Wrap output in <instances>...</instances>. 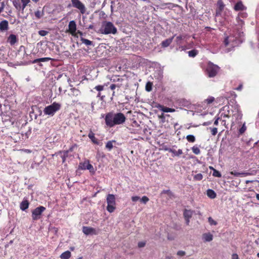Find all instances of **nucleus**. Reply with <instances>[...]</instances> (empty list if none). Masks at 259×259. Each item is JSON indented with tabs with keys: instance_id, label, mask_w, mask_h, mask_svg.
<instances>
[{
	"instance_id": "1",
	"label": "nucleus",
	"mask_w": 259,
	"mask_h": 259,
	"mask_svg": "<svg viewBox=\"0 0 259 259\" xmlns=\"http://www.w3.org/2000/svg\"><path fill=\"white\" fill-rule=\"evenodd\" d=\"M126 119L125 115L122 113H108L105 116L106 124L109 127L123 123Z\"/></svg>"
},
{
	"instance_id": "2",
	"label": "nucleus",
	"mask_w": 259,
	"mask_h": 259,
	"mask_svg": "<svg viewBox=\"0 0 259 259\" xmlns=\"http://www.w3.org/2000/svg\"><path fill=\"white\" fill-rule=\"evenodd\" d=\"M61 107V105L57 102H54L52 104L46 106L44 109V113L46 115L53 116L59 111Z\"/></svg>"
},
{
	"instance_id": "3",
	"label": "nucleus",
	"mask_w": 259,
	"mask_h": 259,
	"mask_svg": "<svg viewBox=\"0 0 259 259\" xmlns=\"http://www.w3.org/2000/svg\"><path fill=\"white\" fill-rule=\"evenodd\" d=\"M102 33L105 34H115L117 32L116 28L110 22H104L101 29Z\"/></svg>"
},
{
	"instance_id": "4",
	"label": "nucleus",
	"mask_w": 259,
	"mask_h": 259,
	"mask_svg": "<svg viewBox=\"0 0 259 259\" xmlns=\"http://www.w3.org/2000/svg\"><path fill=\"white\" fill-rule=\"evenodd\" d=\"M107 210L108 212L111 213L115 209V197L113 194H108L107 196Z\"/></svg>"
},
{
	"instance_id": "5",
	"label": "nucleus",
	"mask_w": 259,
	"mask_h": 259,
	"mask_svg": "<svg viewBox=\"0 0 259 259\" xmlns=\"http://www.w3.org/2000/svg\"><path fill=\"white\" fill-rule=\"evenodd\" d=\"M219 67L212 63H209L207 68V72L209 77L215 76L219 70Z\"/></svg>"
},
{
	"instance_id": "6",
	"label": "nucleus",
	"mask_w": 259,
	"mask_h": 259,
	"mask_svg": "<svg viewBox=\"0 0 259 259\" xmlns=\"http://www.w3.org/2000/svg\"><path fill=\"white\" fill-rule=\"evenodd\" d=\"M72 6L77 9L81 14H85L86 8L85 5L80 0H71Z\"/></svg>"
},
{
	"instance_id": "7",
	"label": "nucleus",
	"mask_w": 259,
	"mask_h": 259,
	"mask_svg": "<svg viewBox=\"0 0 259 259\" xmlns=\"http://www.w3.org/2000/svg\"><path fill=\"white\" fill-rule=\"evenodd\" d=\"M78 168L82 170L88 169L92 174H94L95 172L93 166L90 163L89 160H86L83 162L80 163Z\"/></svg>"
},
{
	"instance_id": "8",
	"label": "nucleus",
	"mask_w": 259,
	"mask_h": 259,
	"mask_svg": "<svg viewBox=\"0 0 259 259\" xmlns=\"http://www.w3.org/2000/svg\"><path fill=\"white\" fill-rule=\"evenodd\" d=\"M46 209L44 206H39L34 209L32 212V218L33 220H37L40 218L42 212Z\"/></svg>"
},
{
	"instance_id": "9",
	"label": "nucleus",
	"mask_w": 259,
	"mask_h": 259,
	"mask_svg": "<svg viewBox=\"0 0 259 259\" xmlns=\"http://www.w3.org/2000/svg\"><path fill=\"white\" fill-rule=\"evenodd\" d=\"M76 24L74 20H72L69 22L68 25V32H69L72 36L75 37L76 36Z\"/></svg>"
},
{
	"instance_id": "10",
	"label": "nucleus",
	"mask_w": 259,
	"mask_h": 259,
	"mask_svg": "<svg viewBox=\"0 0 259 259\" xmlns=\"http://www.w3.org/2000/svg\"><path fill=\"white\" fill-rule=\"evenodd\" d=\"M82 232L86 235H97L98 234V232L95 228L86 226L82 227Z\"/></svg>"
},
{
	"instance_id": "11",
	"label": "nucleus",
	"mask_w": 259,
	"mask_h": 259,
	"mask_svg": "<svg viewBox=\"0 0 259 259\" xmlns=\"http://www.w3.org/2000/svg\"><path fill=\"white\" fill-rule=\"evenodd\" d=\"M7 41L11 46H13L18 41V38L16 35L12 34L8 37Z\"/></svg>"
},
{
	"instance_id": "12",
	"label": "nucleus",
	"mask_w": 259,
	"mask_h": 259,
	"mask_svg": "<svg viewBox=\"0 0 259 259\" xmlns=\"http://www.w3.org/2000/svg\"><path fill=\"white\" fill-rule=\"evenodd\" d=\"M9 24L7 20H3L0 22V30L2 31H6L8 29Z\"/></svg>"
},
{
	"instance_id": "13",
	"label": "nucleus",
	"mask_w": 259,
	"mask_h": 259,
	"mask_svg": "<svg viewBox=\"0 0 259 259\" xmlns=\"http://www.w3.org/2000/svg\"><path fill=\"white\" fill-rule=\"evenodd\" d=\"M169 152L172 154L173 156H179L180 155L183 154V151L182 149H179L178 150H176L174 149H166Z\"/></svg>"
},
{
	"instance_id": "14",
	"label": "nucleus",
	"mask_w": 259,
	"mask_h": 259,
	"mask_svg": "<svg viewBox=\"0 0 259 259\" xmlns=\"http://www.w3.org/2000/svg\"><path fill=\"white\" fill-rule=\"evenodd\" d=\"M230 174L232 175H234L235 177H246L249 175H250L249 172H238L235 171H232L230 172Z\"/></svg>"
},
{
	"instance_id": "15",
	"label": "nucleus",
	"mask_w": 259,
	"mask_h": 259,
	"mask_svg": "<svg viewBox=\"0 0 259 259\" xmlns=\"http://www.w3.org/2000/svg\"><path fill=\"white\" fill-rule=\"evenodd\" d=\"M202 239L205 242H210L213 239V235L210 233H204L202 235Z\"/></svg>"
},
{
	"instance_id": "16",
	"label": "nucleus",
	"mask_w": 259,
	"mask_h": 259,
	"mask_svg": "<svg viewBox=\"0 0 259 259\" xmlns=\"http://www.w3.org/2000/svg\"><path fill=\"white\" fill-rule=\"evenodd\" d=\"M245 9V6L243 5L242 2H238L234 7V10L236 11H242Z\"/></svg>"
},
{
	"instance_id": "17",
	"label": "nucleus",
	"mask_w": 259,
	"mask_h": 259,
	"mask_svg": "<svg viewBox=\"0 0 259 259\" xmlns=\"http://www.w3.org/2000/svg\"><path fill=\"white\" fill-rule=\"evenodd\" d=\"M89 138L91 140L92 142L95 144L98 145L99 141L95 137V134L92 132H90L88 135Z\"/></svg>"
},
{
	"instance_id": "18",
	"label": "nucleus",
	"mask_w": 259,
	"mask_h": 259,
	"mask_svg": "<svg viewBox=\"0 0 259 259\" xmlns=\"http://www.w3.org/2000/svg\"><path fill=\"white\" fill-rule=\"evenodd\" d=\"M174 39V36L171 37V38H169L168 39H165V40L163 41L162 42H161V46L162 47H164V48H165V47H168V46H169V45L171 43V42L172 41V40Z\"/></svg>"
},
{
	"instance_id": "19",
	"label": "nucleus",
	"mask_w": 259,
	"mask_h": 259,
	"mask_svg": "<svg viewBox=\"0 0 259 259\" xmlns=\"http://www.w3.org/2000/svg\"><path fill=\"white\" fill-rule=\"evenodd\" d=\"M29 202L27 200H24L20 204V208L22 210H25L28 208Z\"/></svg>"
},
{
	"instance_id": "20",
	"label": "nucleus",
	"mask_w": 259,
	"mask_h": 259,
	"mask_svg": "<svg viewBox=\"0 0 259 259\" xmlns=\"http://www.w3.org/2000/svg\"><path fill=\"white\" fill-rule=\"evenodd\" d=\"M193 214V211L191 210H185L184 212V216L185 218L190 219Z\"/></svg>"
},
{
	"instance_id": "21",
	"label": "nucleus",
	"mask_w": 259,
	"mask_h": 259,
	"mask_svg": "<svg viewBox=\"0 0 259 259\" xmlns=\"http://www.w3.org/2000/svg\"><path fill=\"white\" fill-rule=\"evenodd\" d=\"M207 195L208 197L211 199L215 198L217 196L215 192L211 189H208L207 191Z\"/></svg>"
},
{
	"instance_id": "22",
	"label": "nucleus",
	"mask_w": 259,
	"mask_h": 259,
	"mask_svg": "<svg viewBox=\"0 0 259 259\" xmlns=\"http://www.w3.org/2000/svg\"><path fill=\"white\" fill-rule=\"evenodd\" d=\"M71 256V252L69 251H66L62 253L60 255L62 259H68Z\"/></svg>"
},
{
	"instance_id": "23",
	"label": "nucleus",
	"mask_w": 259,
	"mask_h": 259,
	"mask_svg": "<svg viewBox=\"0 0 259 259\" xmlns=\"http://www.w3.org/2000/svg\"><path fill=\"white\" fill-rule=\"evenodd\" d=\"M160 110L164 112H174L175 111V109L166 107L164 106H161Z\"/></svg>"
},
{
	"instance_id": "24",
	"label": "nucleus",
	"mask_w": 259,
	"mask_h": 259,
	"mask_svg": "<svg viewBox=\"0 0 259 259\" xmlns=\"http://www.w3.org/2000/svg\"><path fill=\"white\" fill-rule=\"evenodd\" d=\"M51 59V58H48V57L41 58L35 59L32 62H33V63H36L39 62L48 61L50 60Z\"/></svg>"
},
{
	"instance_id": "25",
	"label": "nucleus",
	"mask_w": 259,
	"mask_h": 259,
	"mask_svg": "<svg viewBox=\"0 0 259 259\" xmlns=\"http://www.w3.org/2000/svg\"><path fill=\"white\" fill-rule=\"evenodd\" d=\"M114 141H109L106 144V148L109 150L110 151L113 147V143L114 142Z\"/></svg>"
},
{
	"instance_id": "26",
	"label": "nucleus",
	"mask_w": 259,
	"mask_h": 259,
	"mask_svg": "<svg viewBox=\"0 0 259 259\" xmlns=\"http://www.w3.org/2000/svg\"><path fill=\"white\" fill-rule=\"evenodd\" d=\"M80 40L82 43L85 44L86 46H90L92 44V41L83 37H81Z\"/></svg>"
},
{
	"instance_id": "27",
	"label": "nucleus",
	"mask_w": 259,
	"mask_h": 259,
	"mask_svg": "<svg viewBox=\"0 0 259 259\" xmlns=\"http://www.w3.org/2000/svg\"><path fill=\"white\" fill-rule=\"evenodd\" d=\"M22 5H21V10L22 11L26 7L27 5L30 3V0H21Z\"/></svg>"
},
{
	"instance_id": "28",
	"label": "nucleus",
	"mask_w": 259,
	"mask_h": 259,
	"mask_svg": "<svg viewBox=\"0 0 259 259\" xmlns=\"http://www.w3.org/2000/svg\"><path fill=\"white\" fill-rule=\"evenodd\" d=\"M186 139L189 142L193 143L195 141V137L192 135H189L187 136Z\"/></svg>"
},
{
	"instance_id": "29",
	"label": "nucleus",
	"mask_w": 259,
	"mask_h": 259,
	"mask_svg": "<svg viewBox=\"0 0 259 259\" xmlns=\"http://www.w3.org/2000/svg\"><path fill=\"white\" fill-rule=\"evenodd\" d=\"M34 14L36 17H37L38 19H39L43 16L44 12L42 11L38 10L35 12Z\"/></svg>"
},
{
	"instance_id": "30",
	"label": "nucleus",
	"mask_w": 259,
	"mask_h": 259,
	"mask_svg": "<svg viewBox=\"0 0 259 259\" xmlns=\"http://www.w3.org/2000/svg\"><path fill=\"white\" fill-rule=\"evenodd\" d=\"M192 150L193 152L196 155H198L200 153V150L199 148L197 146H193L192 148Z\"/></svg>"
},
{
	"instance_id": "31",
	"label": "nucleus",
	"mask_w": 259,
	"mask_h": 259,
	"mask_svg": "<svg viewBox=\"0 0 259 259\" xmlns=\"http://www.w3.org/2000/svg\"><path fill=\"white\" fill-rule=\"evenodd\" d=\"M198 52L195 50H193L188 52L189 57H194L197 54Z\"/></svg>"
},
{
	"instance_id": "32",
	"label": "nucleus",
	"mask_w": 259,
	"mask_h": 259,
	"mask_svg": "<svg viewBox=\"0 0 259 259\" xmlns=\"http://www.w3.org/2000/svg\"><path fill=\"white\" fill-rule=\"evenodd\" d=\"M152 83L151 82H148L145 87L146 90L147 92H150L152 90Z\"/></svg>"
},
{
	"instance_id": "33",
	"label": "nucleus",
	"mask_w": 259,
	"mask_h": 259,
	"mask_svg": "<svg viewBox=\"0 0 259 259\" xmlns=\"http://www.w3.org/2000/svg\"><path fill=\"white\" fill-rule=\"evenodd\" d=\"M149 199L148 197L146 196H144L141 198H140V202L144 204H146L149 201Z\"/></svg>"
},
{
	"instance_id": "34",
	"label": "nucleus",
	"mask_w": 259,
	"mask_h": 259,
	"mask_svg": "<svg viewBox=\"0 0 259 259\" xmlns=\"http://www.w3.org/2000/svg\"><path fill=\"white\" fill-rule=\"evenodd\" d=\"M203 179V176L201 174H198L194 176V179L196 181H200Z\"/></svg>"
},
{
	"instance_id": "35",
	"label": "nucleus",
	"mask_w": 259,
	"mask_h": 259,
	"mask_svg": "<svg viewBox=\"0 0 259 259\" xmlns=\"http://www.w3.org/2000/svg\"><path fill=\"white\" fill-rule=\"evenodd\" d=\"M217 5L219 8V11H220V12H221L223 9H224V5L223 4V3L222 1H219L218 3H217Z\"/></svg>"
},
{
	"instance_id": "36",
	"label": "nucleus",
	"mask_w": 259,
	"mask_h": 259,
	"mask_svg": "<svg viewBox=\"0 0 259 259\" xmlns=\"http://www.w3.org/2000/svg\"><path fill=\"white\" fill-rule=\"evenodd\" d=\"M71 91L72 93V95L73 96H77L80 93L78 90L74 89V88L71 89Z\"/></svg>"
},
{
	"instance_id": "37",
	"label": "nucleus",
	"mask_w": 259,
	"mask_h": 259,
	"mask_svg": "<svg viewBox=\"0 0 259 259\" xmlns=\"http://www.w3.org/2000/svg\"><path fill=\"white\" fill-rule=\"evenodd\" d=\"M212 176L218 178H220L222 176L221 173L215 169L213 170Z\"/></svg>"
},
{
	"instance_id": "38",
	"label": "nucleus",
	"mask_w": 259,
	"mask_h": 259,
	"mask_svg": "<svg viewBox=\"0 0 259 259\" xmlns=\"http://www.w3.org/2000/svg\"><path fill=\"white\" fill-rule=\"evenodd\" d=\"M246 130V126L245 125V123H244L243 125L241 128L239 130V133L240 134H243L245 131Z\"/></svg>"
},
{
	"instance_id": "39",
	"label": "nucleus",
	"mask_w": 259,
	"mask_h": 259,
	"mask_svg": "<svg viewBox=\"0 0 259 259\" xmlns=\"http://www.w3.org/2000/svg\"><path fill=\"white\" fill-rule=\"evenodd\" d=\"M209 129L210 130L211 134L213 136L216 135V134L218 133V128L217 127H213V128L210 127Z\"/></svg>"
},
{
	"instance_id": "40",
	"label": "nucleus",
	"mask_w": 259,
	"mask_h": 259,
	"mask_svg": "<svg viewBox=\"0 0 259 259\" xmlns=\"http://www.w3.org/2000/svg\"><path fill=\"white\" fill-rule=\"evenodd\" d=\"M208 222L210 225H216L217 222L211 217H209L208 219Z\"/></svg>"
},
{
	"instance_id": "41",
	"label": "nucleus",
	"mask_w": 259,
	"mask_h": 259,
	"mask_svg": "<svg viewBox=\"0 0 259 259\" xmlns=\"http://www.w3.org/2000/svg\"><path fill=\"white\" fill-rule=\"evenodd\" d=\"M104 85H99L96 86L94 89L95 90H96L97 91L100 92L104 90Z\"/></svg>"
},
{
	"instance_id": "42",
	"label": "nucleus",
	"mask_w": 259,
	"mask_h": 259,
	"mask_svg": "<svg viewBox=\"0 0 259 259\" xmlns=\"http://www.w3.org/2000/svg\"><path fill=\"white\" fill-rule=\"evenodd\" d=\"M48 32L46 30H39L38 31V34L42 36H46L47 34H48Z\"/></svg>"
},
{
	"instance_id": "43",
	"label": "nucleus",
	"mask_w": 259,
	"mask_h": 259,
	"mask_svg": "<svg viewBox=\"0 0 259 259\" xmlns=\"http://www.w3.org/2000/svg\"><path fill=\"white\" fill-rule=\"evenodd\" d=\"M131 199L133 202H137L139 200L140 201V197L138 196H133Z\"/></svg>"
},
{
	"instance_id": "44",
	"label": "nucleus",
	"mask_w": 259,
	"mask_h": 259,
	"mask_svg": "<svg viewBox=\"0 0 259 259\" xmlns=\"http://www.w3.org/2000/svg\"><path fill=\"white\" fill-rule=\"evenodd\" d=\"M177 254L180 256H183L186 254V252L183 250H179L177 252Z\"/></svg>"
},
{
	"instance_id": "45",
	"label": "nucleus",
	"mask_w": 259,
	"mask_h": 259,
	"mask_svg": "<svg viewBox=\"0 0 259 259\" xmlns=\"http://www.w3.org/2000/svg\"><path fill=\"white\" fill-rule=\"evenodd\" d=\"M214 100V98L211 97L207 98L205 101L207 104H210L212 102H213Z\"/></svg>"
},
{
	"instance_id": "46",
	"label": "nucleus",
	"mask_w": 259,
	"mask_h": 259,
	"mask_svg": "<svg viewBox=\"0 0 259 259\" xmlns=\"http://www.w3.org/2000/svg\"><path fill=\"white\" fill-rule=\"evenodd\" d=\"M146 243L143 241L139 242L138 243V246L139 247L141 248L145 246Z\"/></svg>"
},
{
	"instance_id": "47",
	"label": "nucleus",
	"mask_w": 259,
	"mask_h": 259,
	"mask_svg": "<svg viewBox=\"0 0 259 259\" xmlns=\"http://www.w3.org/2000/svg\"><path fill=\"white\" fill-rule=\"evenodd\" d=\"M231 259H239L238 255L236 253H233L232 255Z\"/></svg>"
},
{
	"instance_id": "48",
	"label": "nucleus",
	"mask_w": 259,
	"mask_h": 259,
	"mask_svg": "<svg viewBox=\"0 0 259 259\" xmlns=\"http://www.w3.org/2000/svg\"><path fill=\"white\" fill-rule=\"evenodd\" d=\"M117 87V85L115 84H111L110 86V88L111 90H114Z\"/></svg>"
},
{
	"instance_id": "49",
	"label": "nucleus",
	"mask_w": 259,
	"mask_h": 259,
	"mask_svg": "<svg viewBox=\"0 0 259 259\" xmlns=\"http://www.w3.org/2000/svg\"><path fill=\"white\" fill-rule=\"evenodd\" d=\"M21 151L24 152L26 153H30L31 152V151L29 149H22L21 150Z\"/></svg>"
},
{
	"instance_id": "50",
	"label": "nucleus",
	"mask_w": 259,
	"mask_h": 259,
	"mask_svg": "<svg viewBox=\"0 0 259 259\" xmlns=\"http://www.w3.org/2000/svg\"><path fill=\"white\" fill-rule=\"evenodd\" d=\"M219 118H217L215 120V121H214V124L215 125H218V124H219Z\"/></svg>"
},
{
	"instance_id": "51",
	"label": "nucleus",
	"mask_w": 259,
	"mask_h": 259,
	"mask_svg": "<svg viewBox=\"0 0 259 259\" xmlns=\"http://www.w3.org/2000/svg\"><path fill=\"white\" fill-rule=\"evenodd\" d=\"M242 87H243V85L242 84H241L239 85V87L237 88H236V90H238V91H241L242 89Z\"/></svg>"
},
{
	"instance_id": "52",
	"label": "nucleus",
	"mask_w": 259,
	"mask_h": 259,
	"mask_svg": "<svg viewBox=\"0 0 259 259\" xmlns=\"http://www.w3.org/2000/svg\"><path fill=\"white\" fill-rule=\"evenodd\" d=\"M185 219L186 220V223L187 225H189L190 219H188V218H185Z\"/></svg>"
},
{
	"instance_id": "53",
	"label": "nucleus",
	"mask_w": 259,
	"mask_h": 259,
	"mask_svg": "<svg viewBox=\"0 0 259 259\" xmlns=\"http://www.w3.org/2000/svg\"><path fill=\"white\" fill-rule=\"evenodd\" d=\"M224 42H225L226 46H227L228 45L229 41H228V37L225 39Z\"/></svg>"
},
{
	"instance_id": "54",
	"label": "nucleus",
	"mask_w": 259,
	"mask_h": 259,
	"mask_svg": "<svg viewBox=\"0 0 259 259\" xmlns=\"http://www.w3.org/2000/svg\"><path fill=\"white\" fill-rule=\"evenodd\" d=\"M210 123H211V122H209H209H204L203 123V125H204V126L208 125L210 124Z\"/></svg>"
},
{
	"instance_id": "55",
	"label": "nucleus",
	"mask_w": 259,
	"mask_h": 259,
	"mask_svg": "<svg viewBox=\"0 0 259 259\" xmlns=\"http://www.w3.org/2000/svg\"><path fill=\"white\" fill-rule=\"evenodd\" d=\"M79 34L80 36L82 35V32L78 30L77 32H76V36H77V34Z\"/></svg>"
},
{
	"instance_id": "56",
	"label": "nucleus",
	"mask_w": 259,
	"mask_h": 259,
	"mask_svg": "<svg viewBox=\"0 0 259 259\" xmlns=\"http://www.w3.org/2000/svg\"><path fill=\"white\" fill-rule=\"evenodd\" d=\"M182 37L181 36H178L177 37V41L180 40L181 39H182Z\"/></svg>"
},
{
	"instance_id": "57",
	"label": "nucleus",
	"mask_w": 259,
	"mask_h": 259,
	"mask_svg": "<svg viewBox=\"0 0 259 259\" xmlns=\"http://www.w3.org/2000/svg\"><path fill=\"white\" fill-rule=\"evenodd\" d=\"M165 259H174L172 256H166Z\"/></svg>"
},
{
	"instance_id": "58",
	"label": "nucleus",
	"mask_w": 259,
	"mask_h": 259,
	"mask_svg": "<svg viewBox=\"0 0 259 259\" xmlns=\"http://www.w3.org/2000/svg\"><path fill=\"white\" fill-rule=\"evenodd\" d=\"M3 6L0 8V13H1L2 12V11L3 10V9H4V7H3Z\"/></svg>"
},
{
	"instance_id": "59",
	"label": "nucleus",
	"mask_w": 259,
	"mask_h": 259,
	"mask_svg": "<svg viewBox=\"0 0 259 259\" xmlns=\"http://www.w3.org/2000/svg\"><path fill=\"white\" fill-rule=\"evenodd\" d=\"M256 198L259 201V194L256 195Z\"/></svg>"
},
{
	"instance_id": "60",
	"label": "nucleus",
	"mask_w": 259,
	"mask_h": 259,
	"mask_svg": "<svg viewBox=\"0 0 259 259\" xmlns=\"http://www.w3.org/2000/svg\"><path fill=\"white\" fill-rule=\"evenodd\" d=\"M209 168L210 169H211L212 170H214V169H215L212 166H210L209 167Z\"/></svg>"
},
{
	"instance_id": "61",
	"label": "nucleus",
	"mask_w": 259,
	"mask_h": 259,
	"mask_svg": "<svg viewBox=\"0 0 259 259\" xmlns=\"http://www.w3.org/2000/svg\"><path fill=\"white\" fill-rule=\"evenodd\" d=\"M114 96H115V92L113 91V93H112V97H114ZM111 99H112V98H111Z\"/></svg>"
},
{
	"instance_id": "62",
	"label": "nucleus",
	"mask_w": 259,
	"mask_h": 259,
	"mask_svg": "<svg viewBox=\"0 0 259 259\" xmlns=\"http://www.w3.org/2000/svg\"><path fill=\"white\" fill-rule=\"evenodd\" d=\"M251 181L247 180L246 181V184H248L249 183L251 182Z\"/></svg>"
},
{
	"instance_id": "63",
	"label": "nucleus",
	"mask_w": 259,
	"mask_h": 259,
	"mask_svg": "<svg viewBox=\"0 0 259 259\" xmlns=\"http://www.w3.org/2000/svg\"><path fill=\"white\" fill-rule=\"evenodd\" d=\"M257 256L259 258V252L257 254Z\"/></svg>"
},
{
	"instance_id": "64",
	"label": "nucleus",
	"mask_w": 259,
	"mask_h": 259,
	"mask_svg": "<svg viewBox=\"0 0 259 259\" xmlns=\"http://www.w3.org/2000/svg\"><path fill=\"white\" fill-rule=\"evenodd\" d=\"M78 259H82V257H80Z\"/></svg>"
}]
</instances>
